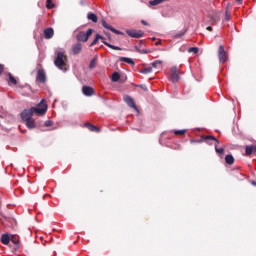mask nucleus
Returning <instances> with one entry per match:
<instances>
[{
	"instance_id": "obj_25",
	"label": "nucleus",
	"mask_w": 256,
	"mask_h": 256,
	"mask_svg": "<svg viewBox=\"0 0 256 256\" xmlns=\"http://www.w3.org/2000/svg\"><path fill=\"white\" fill-rule=\"evenodd\" d=\"M99 39H103V36H101L100 34H96V37L90 44V47H94V45H97V43H99Z\"/></svg>"
},
{
	"instance_id": "obj_42",
	"label": "nucleus",
	"mask_w": 256,
	"mask_h": 256,
	"mask_svg": "<svg viewBox=\"0 0 256 256\" xmlns=\"http://www.w3.org/2000/svg\"><path fill=\"white\" fill-rule=\"evenodd\" d=\"M156 46H159L161 45V40H158L156 43H155Z\"/></svg>"
},
{
	"instance_id": "obj_34",
	"label": "nucleus",
	"mask_w": 256,
	"mask_h": 256,
	"mask_svg": "<svg viewBox=\"0 0 256 256\" xmlns=\"http://www.w3.org/2000/svg\"><path fill=\"white\" fill-rule=\"evenodd\" d=\"M187 133V130H175L174 135H184Z\"/></svg>"
},
{
	"instance_id": "obj_39",
	"label": "nucleus",
	"mask_w": 256,
	"mask_h": 256,
	"mask_svg": "<svg viewBox=\"0 0 256 256\" xmlns=\"http://www.w3.org/2000/svg\"><path fill=\"white\" fill-rule=\"evenodd\" d=\"M141 23H142V25H149V24L147 23V21H145V20H142Z\"/></svg>"
},
{
	"instance_id": "obj_40",
	"label": "nucleus",
	"mask_w": 256,
	"mask_h": 256,
	"mask_svg": "<svg viewBox=\"0 0 256 256\" xmlns=\"http://www.w3.org/2000/svg\"><path fill=\"white\" fill-rule=\"evenodd\" d=\"M236 3H238V5H241V3H243V0H236Z\"/></svg>"
},
{
	"instance_id": "obj_1",
	"label": "nucleus",
	"mask_w": 256,
	"mask_h": 256,
	"mask_svg": "<svg viewBox=\"0 0 256 256\" xmlns=\"http://www.w3.org/2000/svg\"><path fill=\"white\" fill-rule=\"evenodd\" d=\"M33 113H35L36 115H45V113H47V103H45V100H41L37 107H32L29 110H24L21 113V118L23 119V121H27V119L33 118Z\"/></svg>"
},
{
	"instance_id": "obj_12",
	"label": "nucleus",
	"mask_w": 256,
	"mask_h": 256,
	"mask_svg": "<svg viewBox=\"0 0 256 256\" xmlns=\"http://www.w3.org/2000/svg\"><path fill=\"white\" fill-rule=\"evenodd\" d=\"M102 26L105 29H108L109 31H112V33H115L116 35H123V32L113 28L111 25L107 24V22L105 20H102Z\"/></svg>"
},
{
	"instance_id": "obj_6",
	"label": "nucleus",
	"mask_w": 256,
	"mask_h": 256,
	"mask_svg": "<svg viewBox=\"0 0 256 256\" xmlns=\"http://www.w3.org/2000/svg\"><path fill=\"white\" fill-rule=\"evenodd\" d=\"M36 81H38V83H47V74L43 68L37 71Z\"/></svg>"
},
{
	"instance_id": "obj_18",
	"label": "nucleus",
	"mask_w": 256,
	"mask_h": 256,
	"mask_svg": "<svg viewBox=\"0 0 256 256\" xmlns=\"http://www.w3.org/2000/svg\"><path fill=\"white\" fill-rule=\"evenodd\" d=\"M24 121L28 129H35V127H37V124H35V120L33 118H27V120Z\"/></svg>"
},
{
	"instance_id": "obj_38",
	"label": "nucleus",
	"mask_w": 256,
	"mask_h": 256,
	"mask_svg": "<svg viewBox=\"0 0 256 256\" xmlns=\"http://www.w3.org/2000/svg\"><path fill=\"white\" fill-rule=\"evenodd\" d=\"M3 71H5V66L3 64H0V75L3 74Z\"/></svg>"
},
{
	"instance_id": "obj_10",
	"label": "nucleus",
	"mask_w": 256,
	"mask_h": 256,
	"mask_svg": "<svg viewBox=\"0 0 256 256\" xmlns=\"http://www.w3.org/2000/svg\"><path fill=\"white\" fill-rule=\"evenodd\" d=\"M83 51V44L81 42H77L76 44L72 45L70 53L71 55H79Z\"/></svg>"
},
{
	"instance_id": "obj_43",
	"label": "nucleus",
	"mask_w": 256,
	"mask_h": 256,
	"mask_svg": "<svg viewBox=\"0 0 256 256\" xmlns=\"http://www.w3.org/2000/svg\"><path fill=\"white\" fill-rule=\"evenodd\" d=\"M252 185H256V182H255V181H253V182H252Z\"/></svg>"
},
{
	"instance_id": "obj_19",
	"label": "nucleus",
	"mask_w": 256,
	"mask_h": 256,
	"mask_svg": "<svg viewBox=\"0 0 256 256\" xmlns=\"http://www.w3.org/2000/svg\"><path fill=\"white\" fill-rule=\"evenodd\" d=\"M1 243H3V245H7L8 243L11 242V235L9 234H3L1 236V239H0Z\"/></svg>"
},
{
	"instance_id": "obj_14",
	"label": "nucleus",
	"mask_w": 256,
	"mask_h": 256,
	"mask_svg": "<svg viewBox=\"0 0 256 256\" xmlns=\"http://www.w3.org/2000/svg\"><path fill=\"white\" fill-rule=\"evenodd\" d=\"M253 153H256V145H247L245 147V155L249 157L250 155H253Z\"/></svg>"
},
{
	"instance_id": "obj_23",
	"label": "nucleus",
	"mask_w": 256,
	"mask_h": 256,
	"mask_svg": "<svg viewBox=\"0 0 256 256\" xmlns=\"http://www.w3.org/2000/svg\"><path fill=\"white\" fill-rule=\"evenodd\" d=\"M165 1L167 0H151L149 1V5H151L152 7H155L157 5H161V3H165Z\"/></svg>"
},
{
	"instance_id": "obj_15",
	"label": "nucleus",
	"mask_w": 256,
	"mask_h": 256,
	"mask_svg": "<svg viewBox=\"0 0 256 256\" xmlns=\"http://www.w3.org/2000/svg\"><path fill=\"white\" fill-rule=\"evenodd\" d=\"M85 128L90 130L92 133H101V129H99V127H97L91 123H86Z\"/></svg>"
},
{
	"instance_id": "obj_24",
	"label": "nucleus",
	"mask_w": 256,
	"mask_h": 256,
	"mask_svg": "<svg viewBox=\"0 0 256 256\" xmlns=\"http://www.w3.org/2000/svg\"><path fill=\"white\" fill-rule=\"evenodd\" d=\"M87 18L89 19V21H92L93 23H97L98 18L95 15V13H88Z\"/></svg>"
},
{
	"instance_id": "obj_16",
	"label": "nucleus",
	"mask_w": 256,
	"mask_h": 256,
	"mask_svg": "<svg viewBox=\"0 0 256 256\" xmlns=\"http://www.w3.org/2000/svg\"><path fill=\"white\" fill-rule=\"evenodd\" d=\"M102 43L104 45H106V47H109V49H113L114 51H121V47L119 46H114L113 44H109L108 42H106L105 37L102 36V38H100Z\"/></svg>"
},
{
	"instance_id": "obj_35",
	"label": "nucleus",
	"mask_w": 256,
	"mask_h": 256,
	"mask_svg": "<svg viewBox=\"0 0 256 256\" xmlns=\"http://www.w3.org/2000/svg\"><path fill=\"white\" fill-rule=\"evenodd\" d=\"M225 21H231V13H229V10L225 12Z\"/></svg>"
},
{
	"instance_id": "obj_28",
	"label": "nucleus",
	"mask_w": 256,
	"mask_h": 256,
	"mask_svg": "<svg viewBox=\"0 0 256 256\" xmlns=\"http://www.w3.org/2000/svg\"><path fill=\"white\" fill-rule=\"evenodd\" d=\"M112 81L113 83H117V81H119V79H121V75L118 72H114L112 74Z\"/></svg>"
},
{
	"instance_id": "obj_44",
	"label": "nucleus",
	"mask_w": 256,
	"mask_h": 256,
	"mask_svg": "<svg viewBox=\"0 0 256 256\" xmlns=\"http://www.w3.org/2000/svg\"><path fill=\"white\" fill-rule=\"evenodd\" d=\"M156 39H157V38L154 37V38H152V41H155Z\"/></svg>"
},
{
	"instance_id": "obj_32",
	"label": "nucleus",
	"mask_w": 256,
	"mask_h": 256,
	"mask_svg": "<svg viewBox=\"0 0 256 256\" xmlns=\"http://www.w3.org/2000/svg\"><path fill=\"white\" fill-rule=\"evenodd\" d=\"M188 53H194L195 55H197V53H199V48L198 47H191L188 49Z\"/></svg>"
},
{
	"instance_id": "obj_30",
	"label": "nucleus",
	"mask_w": 256,
	"mask_h": 256,
	"mask_svg": "<svg viewBox=\"0 0 256 256\" xmlns=\"http://www.w3.org/2000/svg\"><path fill=\"white\" fill-rule=\"evenodd\" d=\"M153 71V68L147 67L140 71V73H143V75H147Z\"/></svg>"
},
{
	"instance_id": "obj_22",
	"label": "nucleus",
	"mask_w": 256,
	"mask_h": 256,
	"mask_svg": "<svg viewBox=\"0 0 256 256\" xmlns=\"http://www.w3.org/2000/svg\"><path fill=\"white\" fill-rule=\"evenodd\" d=\"M119 61H122L123 63H128V65H135V62L131 58L120 57Z\"/></svg>"
},
{
	"instance_id": "obj_2",
	"label": "nucleus",
	"mask_w": 256,
	"mask_h": 256,
	"mask_svg": "<svg viewBox=\"0 0 256 256\" xmlns=\"http://www.w3.org/2000/svg\"><path fill=\"white\" fill-rule=\"evenodd\" d=\"M54 65L61 69L62 71H67V55L65 52H57L56 59L54 60Z\"/></svg>"
},
{
	"instance_id": "obj_36",
	"label": "nucleus",
	"mask_w": 256,
	"mask_h": 256,
	"mask_svg": "<svg viewBox=\"0 0 256 256\" xmlns=\"http://www.w3.org/2000/svg\"><path fill=\"white\" fill-rule=\"evenodd\" d=\"M52 125H53V121H51V120H47V121L44 123V126H45V127H52Z\"/></svg>"
},
{
	"instance_id": "obj_27",
	"label": "nucleus",
	"mask_w": 256,
	"mask_h": 256,
	"mask_svg": "<svg viewBox=\"0 0 256 256\" xmlns=\"http://www.w3.org/2000/svg\"><path fill=\"white\" fill-rule=\"evenodd\" d=\"M186 33H187V29L174 34L172 37H173V39H181V37H183V35H185Z\"/></svg>"
},
{
	"instance_id": "obj_21",
	"label": "nucleus",
	"mask_w": 256,
	"mask_h": 256,
	"mask_svg": "<svg viewBox=\"0 0 256 256\" xmlns=\"http://www.w3.org/2000/svg\"><path fill=\"white\" fill-rule=\"evenodd\" d=\"M99 61V58L97 56H95L89 64V69H95L97 67V63Z\"/></svg>"
},
{
	"instance_id": "obj_7",
	"label": "nucleus",
	"mask_w": 256,
	"mask_h": 256,
	"mask_svg": "<svg viewBox=\"0 0 256 256\" xmlns=\"http://www.w3.org/2000/svg\"><path fill=\"white\" fill-rule=\"evenodd\" d=\"M123 100L126 103V105H128V107H131V109H134L135 111H139V108H137V105L135 104V100L133 99V97L125 95L123 97Z\"/></svg>"
},
{
	"instance_id": "obj_11",
	"label": "nucleus",
	"mask_w": 256,
	"mask_h": 256,
	"mask_svg": "<svg viewBox=\"0 0 256 256\" xmlns=\"http://www.w3.org/2000/svg\"><path fill=\"white\" fill-rule=\"evenodd\" d=\"M10 241H11V243H13L15 251H17V249H19L21 247V241H20L19 235L11 234Z\"/></svg>"
},
{
	"instance_id": "obj_13",
	"label": "nucleus",
	"mask_w": 256,
	"mask_h": 256,
	"mask_svg": "<svg viewBox=\"0 0 256 256\" xmlns=\"http://www.w3.org/2000/svg\"><path fill=\"white\" fill-rule=\"evenodd\" d=\"M82 93L86 97H91V95H93L95 93V90H93V88H91L89 86H83L82 87Z\"/></svg>"
},
{
	"instance_id": "obj_8",
	"label": "nucleus",
	"mask_w": 256,
	"mask_h": 256,
	"mask_svg": "<svg viewBox=\"0 0 256 256\" xmlns=\"http://www.w3.org/2000/svg\"><path fill=\"white\" fill-rule=\"evenodd\" d=\"M126 33L134 39H141L145 35V32L141 30H126Z\"/></svg>"
},
{
	"instance_id": "obj_5",
	"label": "nucleus",
	"mask_w": 256,
	"mask_h": 256,
	"mask_svg": "<svg viewBox=\"0 0 256 256\" xmlns=\"http://www.w3.org/2000/svg\"><path fill=\"white\" fill-rule=\"evenodd\" d=\"M203 141H206L207 143H209V141H215L217 144L220 143V141L217 138H215V136L212 135L201 136V139L191 140V143H203Z\"/></svg>"
},
{
	"instance_id": "obj_3",
	"label": "nucleus",
	"mask_w": 256,
	"mask_h": 256,
	"mask_svg": "<svg viewBox=\"0 0 256 256\" xmlns=\"http://www.w3.org/2000/svg\"><path fill=\"white\" fill-rule=\"evenodd\" d=\"M93 35V29L89 28L86 32L80 31L76 35V39L78 43H87L89 41V37Z\"/></svg>"
},
{
	"instance_id": "obj_33",
	"label": "nucleus",
	"mask_w": 256,
	"mask_h": 256,
	"mask_svg": "<svg viewBox=\"0 0 256 256\" xmlns=\"http://www.w3.org/2000/svg\"><path fill=\"white\" fill-rule=\"evenodd\" d=\"M215 151L218 155H223L225 153V148H217V145H215Z\"/></svg>"
},
{
	"instance_id": "obj_26",
	"label": "nucleus",
	"mask_w": 256,
	"mask_h": 256,
	"mask_svg": "<svg viewBox=\"0 0 256 256\" xmlns=\"http://www.w3.org/2000/svg\"><path fill=\"white\" fill-rule=\"evenodd\" d=\"M8 77H9V80H8L9 85H17V79H15L11 73L8 74Z\"/></svg>"
},
{
	"instance_id": "obj_31",
	"label": "nucleus",
	"mask_w": 256,
	"mask_h": 256,
	"mask_svg": "<svg viewBox=\"0 0 256 256\" xmlns=\"http://www.w3.org/2000/svg\"><path fill=\"white\" fill-rule=\"evenodd\" d=\"M53 7H55V4H53L52 0H47L46 1V8L47 9H53Z\"/></svg>"
},
{
	"instance_id": "obj_41",
	"label": "nucleus",
	"mask_w": 256,
	"mask_h": 256,
	"mask_svg": "<svg viewBox=\"0 0 256 256\" xmlns=\"http://www.w3.org/2000/svg\"><path fill=\"white\" fill-rule=\"evenodd\" d=\"M206 29L207 31H213V28L211 26H208Z\"/></svg>"
},
{
	"instance_id": "obj_20",
	"label": "nucleus",
	"mask_w": 256,
	"mask_h": 256,
	"mask_svg": "<svg viewBox=\"0 0 256 256\" xmlns=\"http://www.w3.org/2000/svg\"><path fill=\"white\" fill-rule=\"evenodd\" d=\"M225 161H226L227 165H233V163H235V158L233 157V155L227 154L225 156Z\"/></svg>"
},
{
	"instance_id": "obj_17",
	"label": "nucleus",
	"mask_w": 256,
	"mask_h": 256,
	"mask_svg": "<svg viewBox=\"0 0 256 256\" xmlns=\"http://www.w3.org/2000/svg\"><path fill=\"white\" fill-rule=\"evenodd\" d=\"M53 35H55L53 28H47L44 30L45 39H53Z\"/></svg>"
},
{
	"instance_id": "obj_9",
	"label": "nucleus",
	"mask_w": 256,
	"mask_h": 256,
	"mask_svg": "<svg viewBox=\"0 0 256 256\" xmlns=\"http://www.w3.org/2000/svg\"><path fill=\"white\" fill-rule=\"evenodd\" d=\"M179 79V70H177V66H174L170 70V81H172V83H177Z\"/></svg>"
},
{
	"instance_id": "obj_29",
	"label": "nucleus",
	"mask_w": 256,
	"mask_h": 256,
	"mask_svg": "<svg viewBox=\"0 0 256 256\" xmlns=\"http://www.w3.org/2000/svg\"><path fill=\"white\" fill-rule=\"evenodd\" d=\"M162 63L161 60H156L152 63V67H154V69H161Z\"/></svg>"
},
{
	"instance_id": "obj_4",
	"label": "nucleus",
	"mask_w": 256,
	"mask_h": 256,
	"mask_svg": "<svg viewBox=\"0 0 256 256\" xmlns=\"http://www.w3.org/2000/svg\"><path fill=\"white\" fill-rule=\"evenodd\" d=\"M218 59L220 63H227V52L225 51V46L220 45L218 49Z\"/></svg>"
},
{
	"instance_id": "obj_37",
	"label": "nucleus",
	"mask_w": 256,
	"mask_h": 256,
	"mask_svg": "<svg viewBox=\"0 0 256 256\" xmlns=\"http://www.w3.org/2000/svg\"><path fill=\"white\" fill-rule=\"evenodd\" d=\"M137 87H139L140 89H142V91H145V92L149 91V90L147 89V86H146V85H137Z\"/></svg>"
}]
</instances>
